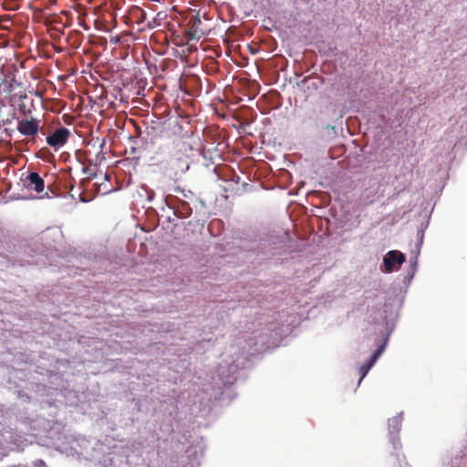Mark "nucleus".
I'll return each instance as SVG.
<instances>
[{"instance_id": "obj_3", "label": "nucleus", "mask_w": 467, "mask_h": 467, "mask_svg": "<svg viewBox=\"0 0 467 467\" xmlns=\"http://www.w3.org/2000/svg\"><path fill=\"white\" fill-rule=\"evenodd\" d=\"M169 170L173 175H179L188 170V158L182 154L171 156L167 161Z\"/></svg>"}, {"instance_id": "obj_7", "label": "nucleus", "mask_w": 467, "mask_h": 467, "mask_svg": "<svg viewBox=\"0 0 467 467\" xmlns=\"http://www.w3.org/2000/svg\"><path fill=\"white\" fill-rule=\"evenodd\" d=\"M83 39V35L79 31L72 30L67 36V42L75 48L80 47Z\"/></svg>"}, {"instance_id": "obj_9", "label": "nucleus", "mask_w": 467, "mask_h": 467, "mask_svg": "<svg viewBox=\"0 0 467 467\" xmlns=\"http://www.w3.org/2000/svg\"><path fill=\"white\" fill-rule=\"evenodd\" d=\"M373 366L368 360L359 368L360 379L359 382L366 377L370 368Z\"/></svg>"}, {"instance_id": "obj_11", "label": "nucleus", "mask_w": 467, "mask_h": 467, "mask_svg": "<svg viewBox=\"0 0 467 467\" xmlns=\"http://www.w3.org/2000/svg\"><path fill=\"white\" fill-rule=\"evenodd\" d=\"M382 347H380L379 348H378L374 353L373 355L369 358L368 361L371 362L373 365L375 363V361L377 360V358L380 356L381 354V351H382Z\"/></svg>"}, {"instance_id": "obj_8", "label": "nucleus", "mask_w": 467, "mask_h": 467, "mask_svg": "<svg viewBox=\"0 0 467 467\" xmlns=\"http://www.w3.org/2000/svg\"><path fill=\"white\" fill-rule=\"evenodd\" d=\"M401 418L400 416L393 417L389 420V434H395L399 433L400 428H401Z\"/></svg>"}, {"instance_id": "obj_10", "label": "nucleus", "mask_w": 467, "mask_h": 467, "mask_svg": "<svg viewBox=\"0 0 467 467\" xmlns=\"http://www.w3.org/2000/svg\"><path fill=\"white\" fill-rule=\"evenodd\" d=\"M398 434L399 433L390 435V441L394 450L400 449L401 447Z\"/></svg>"}, {"instance_id": "obj_12", "label": "nucleus", "mask_w": 467, "mask_h": 467, "mask_svg": "<svg viewBox=\"0 0 467 467\" xmlns=\"http://www.w3.org/2000/svg\"><path fill=\"white\" fill-rule=\"evenodd\" d=\"M47 151H48V150L44 148V149L40 150L36 153V157H37V158H43V157H44V156H43V153H44V152H47Z\"/></svg>"}, {"instance_id": "obj_1", "label": "nucleus", "mask_w": 467, "mask_h": 467, "mask_svg": "<svg viewBox=\"0 0 467 467\" xmlns=\"http://www.w3.org/2000/svg\"><path fill=\"white\" fill-rule=\"evenodd\" d=\"M70 134L71 132L68 129L61 127L47 136L46 140L50 147L57 150L67 142Z\"/></svg>"}, {"instance_id": "obj_6", "label": "nucleus", "mask_w": 467, "mask_h": 467, "mask_svg": "<svg viewBox=\"0 0 467 467\" xmlns=\"http://www.w3.org/2000/svg\"><path fill=\"white\" fill-rule=\"evenodd\" d=\"M25 184L28 189L34 190L37 193H40L45 189V182L40 175L36 172H30L25 180Z\"/></svg>"}, {"instance_id": "obj_14", "label": "nucleus", "mask_w": 467, "mask_h": 467, "mask_svg": "<svg viewBox=\"0 0 467 467\" xmlns=\"http://www.w3.org/2000/svg\"><path fill=\"white\" fill-rule=\"evenodd\" d=\"M182 206H185L187 208V210L191 211L190 206L186 202H183Z\"/></svg>"}, {"instance_id": "obj_5", "label": "nucleus", "mask_w": 467, "mask_h": 467, "mask_svg": "<svg viewBox=\"0 0 467 467\" xmlns=\"http://www.w3.org/2000/svg\"><path fill=\"white\" fill-rule=\"evenodd\" d=\"M404 261L405 256L402 253L396 250L389 251L383 259L385 270L389 273L392 272L396 264L400 265Z\"/></svg>"}, {"instance_id": "obj_2", "label": "nucleus", "mask_w": 467, "mask_h": 467, "mask_svg": "<svg viewBox=\"0 0 467 467\" xmlns=\"http://www.w3.org/2000/svg\"><path fill=\"white\" fill-rule=\"evenodd\" d=\"M40 120L31 118L29 119H21L17 122V130L24 136L33 139L39 131Z\"/></svg>"}, {"instance_id": "obj_4", "label": "nucleus", "mask_w": 467, "mask_h": 467, "mask_svg": "<svg viewBox=\"0 0 467 467\" xmlns=\"http://www.w3.org/2000/svg\"><path fill=\"white\" fill-rule=\"evenodd\" d=\"M188 36L191 39L199 40L206 34V30L202 27V21L199 15L191 17L189 21Z\"/></svg>"}, {"instance_id": "obj_13", "label": "nucleus", "mask_w": 467, "mask_h": 467, "mask_svg": "<svg viewBox=\"0 0 467 467\" xmlns=\"http://www.w3.org/2000/svg\"><path fill=\"white\" fill-rule=\"evenodd\" d=\"M140 12L141 13V19H143V20H144V19H145V16H146L145 11H144V10H142V9H140Z\"/></svg>"}]
</instances>
